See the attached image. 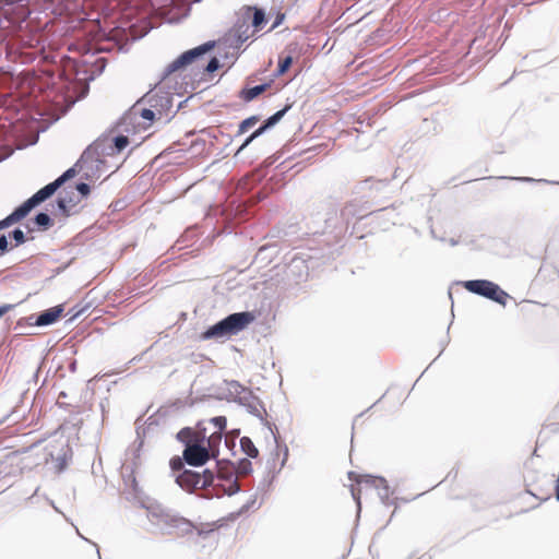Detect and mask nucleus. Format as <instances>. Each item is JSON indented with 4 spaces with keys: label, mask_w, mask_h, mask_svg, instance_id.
I'll return each mask as SVG.
<instances>
[{
    "label": "nucleus",
    "mask_w": 559,
    "mask_h": 559,
    "mask_svg": "<svg viewBox=\"0 0 559 559\" xmlns=\"http://www.w3.org/2000/svg\"><path fill=\"white\" fill-rule=\"evenodd\" d=\"M27 0H0V29L10 37L8 46L29 58L34 52L24 49L43 50L44 33L32 21H27Z\"/></svg>",
    "instance_id": "1"
},
{
    "label": "nucleus",
    "mask_w": 559,
    "mask_h": 559,
    "mask_svg": "<svg viewBox=\"0 0 559 559\" xmlns=\"http://www.w3.org/2000/svg\"><path fill=\"white\" fill-rule=\"evenodd\" d=\"M140 507L146 511L147 524L144 526V530L150 534L176 535L178 538L187 537L188 539L197 536L201 539H206L215 532V526L211 522L195 524L178 511L156 501L141 502Z\"/></svg>",
    "instance_id": "2"
},
{
    "label": "nucleus",
    "mask_w": 559,
    "mask_h": 559,
    "mask_svg": "<svg viewBox=\"0 0 559 559\" xmlns=\"http://www.w3.org/2000/svg\"><path fill=\"white\" fill-rule=\"evenodd\" d=\"M257 314L252 310L231 312L217 322L207 325L199 335L200 342L215 341L223 343L238 335L252 324Z\"/></svg>",
    "instance_id": "3"
},
{
    "label": "nucleus",
    "mask_w": 559,
    "mask_h": 559,
    "mask_svg": "<svg viewBox=\"0 0 559 559\" xmlns=\"http://www.w3.org/2000/svg\"><path fill=\"white\" fill-rule=\"evenodd\" d=\"M213 47L214 43H205L197 48L185 51L167 66L166 75L191 67V69H198L201 71L200 80L207 81V76L219 68V61L217 58L213 57L207 63H205L204 60L205 53Z\"/></svg>",
    "instance_id": "4"
},
{
    "label": "nucleus",
    "mask_w": 559,
    "mask_h": 559,
    "mask_svg": "<svg viewBox=\"0 0 559 559\" xmlns=\"http://www.w3.org/2000/svg\"><path fill=\"white\" fill-rule=\"evenodd\" d=\"M334 259V253L330 248L323 253H320L318 249H310L309 252L297 253L286 264V277L293 280L295 283H300L308 278L310 270L313 271L330 263Z\"/></svg>",
    "instance_id": "5"
},
{
    "label": "nucleus",
    "mask_w": 559,
    "mask_h": 559,
    "mask_svg": "<svg viewBox=\"0 0 559 559\" xmlns=\"http://www.w3.org/2000/svg\"><path fill=\"white\" fill-rule=\"evenodd\" d=\"M154 126L151 120L140 110V105H133L114 128L110 140H130L140 136L146 140L151 134L146 132Z\"/></svg>",
    "instance_id": "6"
},
{
    "label": "nucleus",
    "mask_w": 559,
    "mask_h": 559,
    "mask_svg": "<svg viewBox=\"0 0 559 559\" xmlns=\"http://www.w3.org/2000/svg\"><path fill=\"white\" fill-rule=\"evenodd\" d=\"M135 105H140V110L154 124L169 120L173 110V96L162 86H155L140 98Z\"/></svg>",
    "instance_id": "7"
},
{
    "label": "nucleus",
    "mask_w": 559,
    "mask_h": 559,
    "mask_svg": "<svg viewBox=\"0 0 559 559\" xmlns=\"http://www.w3.org/2000/svg\"><path fill=\"white\" fill-rule=\"evenodd\" d=\"M457 284L462 285L468 293L493 301L502 307L507 306L511 296L501 286L487 278H475L460 281Z\"/></svg>",
    "instance_id": "8"
},
{
    "label": "nucleus",
    "mask_w": 559,
    "mask_h": 559,
    "mask_svg": "<svg viewBox=\"0 0 559 559\" xmlns=\"http://www.w3.org/2000/svg\"><path fill=\"white\" fill-rule=\"evenodd\" d=\"M206 142H171L166 148H164L156 157L155 163H159V166L164 164H183L189 158L194 156L192 151L200 144Z\"/></svg>",
    "instance_id": "9"
},
{
    "label": "nucleus",
    "mask_w": 559,
    "mask_h": 559,
    "mask_svg": "<svg viewBox=\"0 0 559 559\" xmlns=\"http://www.w3.org/2000/svg\"><path fill=\"white\" fill-rule=\"evenodd\" d=\"M99 143L100 142H91L84 151L81 153L80 157L76 162L66 169L60 176H58L55 180L59 185V187H63L66 182L76 177L78 174L83 171V169L88 166V162H98L102 163L99 158Z\"/></svg>",
    "instance_id": "10"
},
{
    "label": "nucleus",
    "mask_w": 559,
    "mask_h": 559,
    "mask_svg": "<svg viewBox=\"0 0 559 559\" xmlns=\"http://www.w3.org/2000/svg\"><path fill=\"white\" fill-rule=\"evenodd\" d=\"M356 481L359 487L365 485L367 487L374 488L378 491V496L383 506H395V509L397 508V501L400 498H390L392 495H394V489H392L385 477L373 474H361L359 475L358 479H356ZM401 501L408 502L409 500L401 499Z\"/></svg>",
    "instance_id": "11"
},
{
    "label": "nucleus",
    "mask_w": 559,
    "mask_h": 559,
    "mask_svg": "<svg viewBox=\"0 0 559 559\" xmlns=\"http://www.w3.org/2000/svg\"><path fill=\"white\" fill-rule=\"evenodd\" d=\"M289 455L288 447L285 443L280 444V441L276 443V448L272 453V459L267 460V475L261 480L258 486V489L269 488L277 475L281 473L283 467L286 465Z\"/></svg>",
    "instance_id": "12"
},
{
    "label": "nucleus",
    "mask_w": 559,
    "mask_h": 559,
    "mask_svg": "<svg viewBox=\"0 0 559 559\" xmlns=\"http://www.w3.org/2000/svg\"><path fill=\"white\" fill-rule=\"evenodd\" d=\"M224 384L227 388L228 393L225 395V400L228 402L237 403L243 407V404H259L260 408L265 411L263 402L257 396L250 388L242 385L237 380H224Z\"/></svg>",
    "instance_id": "13"
},
{
    "label": "nucleus",
    "mask_w": 559,
    "mask_h": 559,
    "mask_svg": "<svg viewBox=\"0 0 559 559\" xmlns=\"http://www.w3.org/2000/svg\"><path fill=\"white\" fill-rule=\"evenodd\" d=\"M337 222L336 211L329 207L324 213L317 212L307 223L306 234L322 235L335 228Z\"/></svg>",
    "instance_id": "14"
},
{
    "label": "nucleus",
    "mask_w": 559,
    "mask_h": 559,
    "mask_svg": "<svg viewBox=\"0 0 559 559\" xmlns=\"http://www.w3.org/2000/svg\"><path fill=\"white\" fill-rule=\"evenodd\" d=\"M300 142H296V145H294V146L285 145L284 148H283V152L280 155H273V156L267 158V159H270V164H274L276 160H278L280 157L284 153H290V152H292V154L286 157L285 162L289 160V159H293L296 156H299V157H301L300 163H304V162L310 163L314 155L320 154L323 151L329 148V142H321L320 144H317V145H313V146H310V147H306V148L300 147V148L296 150V146ZM297 164H299V162Z\"/></svg>",
    "instance_id": "15"
},
{
    "label": "nucleus",
    "mask_w": 559,
    "mask_h": 559,
    "mask_svg": "<svg viewBox=\"0 0 559 559\" xmlns=\"http://www.w3.org/2000/svg\"><path fill=\"white\" fill-rule=\"evenodd\" d=\"M79 203L80 199H76L72 186H68L63 188V190L57 195L50 205L52 207L53 215H60L64 218H68L76 213L72 211V207Z\"/></svg>",
    "instance_id": "16"
},
{
    "label": "nucleus",
    "mask_w": 559,
    "mask_h": 559,
    "mask_svg": "<svg viewBox=\"0 0 559 559\" xmlns=\"http://www.w3.org/2000/svg\"><path fill=\"white\" fill-rule=\"evenodd\" d=\"M59 189V185L56 182V180H52L49 183L41 187L40 189H38L25 201L20 203L19 206L22 207V211L25 213L26 216H28L33 210H35L44 202L51 199Z\"/></svg>",
    "instance_id": "17"
},
{
    "label": "nucleus",
    "mask_w": 559,
    "mask_h": 559,
    "mask_svg": "<svg viewBox=\"0 0 559 559\" xmlns=\"http://www.w3.org/2000/svg\"><path fill=\"white\" fill-rule=\"evenodd\" d=\"M210 456L211 454L207 445L199 443V441L193 442L191 445H187L182 451L185 464L192 467L204 466L210 461Z\"/></svg>",
    "instance_id": "18"
},
{
    "label": "nucleus",
    "mask_w": 559,
    "mask_h": 559,
    "mask_svg": "<svg viewBox=\"0 0 559 559\" xmlns=\"http://www.w3.org/2000/svg\"><path fill=\"white\" fill-rule=\"evenodd\" d=\"M52 212L49 213L48 209L45 207L37 211L31 218L26 219L24 227L27 233H45L48 231L53 225Z\"/></svg>",
    "instance_id": "19"
},
{
    "label": "nucleus",
    "mask_w": 559,
    "mask_h": 559,
    "mask_svg": "<svg viewBox=\"0 0 559 559\" xmlns=\"http://www.w3.org/2000/svg\"><path fill=\"white\" fill-rule=\"evenodd\" d=\"M48 456L55 462V473L58 475L63 474L73 459V449L69 441L61 444L57 453L53 451L48 452Z\"/></svg>",
    "instance_id": "20"
},
{
    "label": "nucleus",
    "mask_w": 559,
    "mask_h": 559,
    "mask_svg": "<svg viewBox=\"0 0 559 559\" xmlns=\"http://www.w3.org/2000/svg\"><path fill=\"white\" fill-rule=\"evenodd\" d=\"M64 312V304H59L40 312L33 313L29 319H35L33 322L36 326L46 328L55 324L60 320Z\"/></svg>",
    "instance_id": "21"
},
{
    "label": "nucleus",
    "mask_w": 559,
    "mask_h": 559,
    "mask_svg": "<svg viewBox=\"0 0 559 559\" xmlns=\"http://www.w3.org/2000/svg\"><path fill=\"white\" fill-rule=\"evenodd\" d=\"M200 472L182 468L176 474V484L185 491L192 492L194 489L200 488Z\"/></svg>",
    "instance_id": "22"
},
{
    "label": "nucleus",
    "mask_w": 559,
    "mask_h": 559,
    "mask_svg": "<svg viewBox=\"0 0 559 559\" xmlns=\"http://www.w3.org/2000/svg\"><path fill=\"white\" fill-rule=\"evenodd\" d=\"M301 230L300 223L296 218H288L286 222L281 223L273 227L270 231L271 237L281 239H292L299 236Z\"/></svg>",
    "instance_id": "23"
},
{
    "label": "nucleus",
    "mask_w": 559,
    "mask_h": 559,
    "mask_svg": "<svg viewBox=\"0 0 559 559\" xmlns=\"http://www.w3.org/2000/svg\"><path fill=\"white\" fill-rule=\"evenodd\" d=\"M181 400H177L171 407L179 408L181 406ZM170 406H160L154 414L147 417L143 426H138L140 429L145 431V437L154 431L159 426V418H165L169 413Z\"/></svg>",
    "instance_id": "24"
},
{
    "label": "nucleus",
    "mask_w": 559,
    "mask_h": 559,
    "mask_svg": "<svg viewBox=\"0 0 559 559\" xmlns=\"http://www.w3.org/2000/svg\"><path fill=\"white\" fill-rule=\"evenodd\" d=\"M136 438L131 449V473H135L142 465L141 453L145 443V431L135 427Z\"/></svg>",
    "instance_id": "25"
},
{
    "label": "nucleus",
    "mask_w": 559,
    "mask_h": 559,
    "mask_svg": "<svg viewBox=\"0 0 559 559\" xmlns=\"http://www.w3.org/2000/svg\"><path fill=\"white\" fill-rule=\"evenodd\" d=\"M278 252L280 247L276 242L265 243L258 249L254 255V262L266 266L277 257Z\"/></svg>",
    "instance_id": "26"
},
{
    "label": "nucleus",
    "mask_w": 559,
    "mask_h": 559,
    "mask_svg": "<svg viewBox=\"0 0 559 559\" xmlns=\"http://www.w3.org/2000/svg\"><path fill=\"white\" fill-rule=\"evenodd\" d=\"M243 407L247 409V412L250 415H252L255 418H258L261 421V424L271 431V433H272V436L274 438L275 443H277L278 442V438H280L278 437L277 427H276L275 424H271L270 421H267L263 417L262 413L259 409V407H260L259 404H253V403L249 404V403H247V404H243Z\"/></svg>",
    "instance_id": "27"
},
{
    "label": "nucleus",
    "mask_w": 559,
    "mask_h": 559,
    "mask_svg": "<svg viewBox=\"0 0 559 559\" xmlns=\"http://www.w3.org/2000/svg\"><path fill=\"white\" fill-rule=\"evenodd\" d=\"M41 441L43 440H38V441L34 442L33 444H31L29 447H24L20 450L9 452L5 455L4 460L0 461V479L4 478L5 476H8L10 474L9 466L7 464L8 461H12L13 459L17 457V455H20L22 453L29 452L32 449L36 448L39 443H41Z\"/></svg>",
    "instance_id": "28"
},
{
    "label": "nucleus",
    "mask_w": 559,
    "mask_h": 559,
    "mask_svg": "<svg viewBox=\"0 0 559 559\" xmlns=\"http://www.w3.org/2000/svg\"><path fill=\"white\" fill-rule=\"evenodd\" d=\"M26 217L27 216L22 211V207H20L19 205L15 206L10 214H8L5 217L0 219V231L11 227L12 225H14L16 223L22 222Z\"/></svg>",
    "instance_id": "29"
},
{
    "label": "nucleus",
    "mask_w": 559,
    "mask_h": 559,
    "mask_svg": "<svg viewBox=\"0 0 559 559\" xmlns=\"http://www.w3.org/2000/svg\"><path fill=\"white\" fill-rule=\"evenodd\" d=\"M223 464H227L224 460L215 459V465L217 468V478L224 483L237 481L236 471L229 465V468L225 471Z\"/></svg>",
    "instance_id": "30"
},
{
    "label": "nucleus",
    "mask_w": 559,
    "mask_h": 559,
    "mask_svg": "<svg viewBox=\"0 0 559 559\" xmlns=\"http://www.w3.org/2000/svg\"><path fill=\"white\" fill-rule=\"evenodd\" d=\"M240 451L250 459L259 457V449L255 447L252 439L248 436H243L239 440Z\"/></svg>",
    "instance_id": "31"
},
{
    "label": "nucleus",
    "mask_w": 559,
    "mask_h": 559,
    "mask_svg": "<svg viewBox=\"0 0 559 559\" xmlns=\"http://www.w3.org/2000/svg\"><path fill=\"white\" fill-rule=\"evenodd\" d=\"M176 440L187 448V445L198 441L195 430L192 427L186 426L176 433Z\"/></svg>",
    "instance_id": "32"
},
{
    "label": "nucleus",
    "mask_w": 559,
    "mask_h": 559,
    "mask_svg": "<svg viewBox=\"0 0 559 559\" xmlns=\"http://www.w3.org/2000/svg\"><path fill=\"white\" fill-rule=\"evenodd\" d=\"M11 241L12 249L24 245L27 241V231L23 230L20 226L14 227L12 230L7 233Z\"/></svg>",
    "instance_id": "33"
},
{
    "label": "nucleus",
    "mask_w": 559,
    "mask_h": 559,
    "mask_svg": "<svg viewBox=\"0 0 559 559\" xmlns=\"http://www.w3.org/2000/svg\"><path fill=\"white\" fill-rule=\"evenodd\" d=\"M228 465H230L235 471L241 474H251L253 472L252 463L250 457H241L237 462H233L229 459H224Z\"/></svg>",
    "instance_id": "34"
},
{
    "label": "nucleus",
    "mask_w": 559,
    "mask_h": 559,
    "mask_svg": "<svg viewBox=\"0 0 559 559\" xmlns=\"http://www.w3.org/2000/svg\"><path fill=\"white\" fill-rule=\"evenodd\" d=\"M269 87H270V84L265 83V84L257 85L254 87L243 88L240 92L239 96L242 100L248 103V102L253 100L255 97H258L262 93H264Z\"/></svg>",
    "instance_id": "35"
},
{
    "label": "nucleus",
    "mask_w": 559,
    "mask_h": 559,
    "mask_svg": "<svg viewBox=\"0 0 559 559\" xmlns=\"http://www.w3.org/2000/svg\"><path fill=\"white\" fill-rule=\"evenodd\" d=\"M131 142H110L108 145H104L100 152L104 156H117L122 153Z\"/></svg>",
    "instance_id": "36"
},
{
    "label": "nucleus",
    "mask_w": 559,
    "mask_h": 559,
    "mask_svg": "<svg viewBox=\"0 0 559 559\" xmlns=\"http://www.w3.org/2000/svg\"><path fill=\"white\" fill-rule=\"evenodd\" d=\"M38 142L32 141V142H26L25 145L12 147L9 145V142H0V163L8 159L15 151L24 150V148L35 145Z\"/></svg>",
    "instance_id": "37"
},
{
    "label": "nucleus",
    "mask_w": 559,
    "mask_h": 559,
    "mask_svg": "<svg viewBox=\"0 0 559 559\" xmlns=\"http://www.w3.org/2000/svg\"><path fill=\"white\" fill-rule=\"evenodd\" d=\"M286 109H283V110H280L277 112H275L272 117H270L267 119V121L261 126L260 128H258L255 131H253L246 140H254L255 138H258L259 135L262 134V132L273 126L274 123H276L282 117L283 115L285 114Z\"/></svg>",
    "instance_id": "38"
},
{
    "label": "nucleus",
    "mask_w": 559,
    "mask_h": 559,
    "mask_svg": "<svg viewBox=\"0 0 559 559\" xmlns=\"http://www.w3.org/2000/svg\"><path fill=\"white\" fill-rule=\"evenodd\" d=\"M498 179L514 180V181L526 182V183H546V185H558L559 186V180L557 181V180H548V179H535L533 177H526V176H523V177L500 176V177H498Z\"/></svg>",
    "instance_id": "39"
},
{
    "label": "nucleus",
    "mask_w": 559,
    "mask_h": 559,
    "mask_svg": "<svg viewBox=\"0 0 559 559\" xmlns=\"http://www.w3.org/2000/svg\"><path fill=\"white\" fill-rule=\"evenodd\" d=\"M103 153L99 151V160L102 162L100 164L98 162H88V165L90 164H94V167L91 168V173L86 171V173H83L82 175V178L85 179V180H92V178L97 175V177H99V173L103 171V169L106 167V164H107V160L103 157Z\"/></svg>",
    "instance_id": "40"
},
{
    "label": "nucleus",
    "mask_w": 559,
    "mask_h": 559,
    "mask_svg": "<svg viewBox=\"0 0 559 559\" xmlns=\"http://www.w3.org/2000/svg\"><path fill=\"white\" fill-rule=\"evenodd\" d=\"M87 181L88 180L82 178L81 180L76 181L72 187L73 191L78 192L76 199H80V201L87 199L91 195L92 188Z\"/></svg>",
    "instance_id": "41"
},
{
    "label": "nucleus",
    "mask_w": 559,
    "mask_h": 559,
    "mask_svg": "<svg viewBox=\"0 0 559 559\" xmlns=\"http://www.w3.org/2000/svg\"><path fill=\"white\" fill-rule=\"evenodd\" d=\"M200 477H202L200 481V488L210 487L217 478V469L213 471L211 468H204L203 472L200 473Z\"/></svg>",
    "instance_id": "42"
},
{
    "label": "nucleus",
    "mask_w": 559,
    "mask_h": 559,
    "mask_svg": "<svg viewBox=\"0 0 559 559\" xmlns=\"http://www.w3.org/2000/svg\"><path fill=\"white\" fill-rule=\"evenodd\" d=\"M91 306H92L91 302H86L84 305L76 304L75 306H73L68 312V316H69L68 322H73L74 320L80 318L82 314H84L91 308Z\"/></svg>",
    "instance_id": "43"
},
{
    "label": "nucleus",
    "mask_w": 559,
    "mask_h": 559,
    "mask_svg": "<svg viewBox=\"0 0 559 559\" xmlns=\"http://www.w3.org/2000/svg\"><path fill=\"white\" fill-rule=\"evenodd\" d=\"M258 122V118L257 117H250L246 120H243L240 124H239V128H238V132H237V136H240L242 134H245L246 132H248L250 129H252Z\"/></svg>",
    "instance_id": "44"
},
{
    "label": "nucleus",
    "mask_w": 559,
    "mask_h": 559,
    "mask_svg": "<svg viewBox=\"0 0 559 559\" xmlns=\"http://www.w3.org/2000/svg\"><path fill=\"white\" fill-rule=\"evenodd\" d=\"M185 461L182 456H173L169 460V468L171 474L176 477V474L179 473L183 467Z\"/></svg>",
    "instance_id": "45"
},
{
    "label": "nucleus",
    "mask_w": 559,
    "mask_h": 559,
    "mask_svg": "<svg viewBox=\"0 0 559 559\" xmlns=\"http://www.w3.org/2000/svg\"><path fill=\"white\" fill-rule=\"evenodd\" d=\"M12 249L8 234L0 235V257L9 253Z\"/></svg>",
    "instance_id": "46"
},
{
    "label": "nucleus",
    "mask_w": 559,
    "mask_h": 559,
    "mask_svg": "<svg viewBox=\"0 0 559 559\" xmlns=\"http://www.w3.org/2000/svg\"><path fill=\"white\" fill-rule=\"evenodd\" d=\"M209 421L218 430L219 433H222L227 426V418L223 415L214 416L210 418Z\"/></svg>",
    "instance_id": "47"
},
{
    "label": "nucleus",
    "mask_w": 559,
    "mask_h": 559,
    "mask_svg": "<svg viewBox=\"0 0 559 559\" xmlns=\"http://www.w3.org/2000/svg\"><path fill=\"white\" fill-rule=\"evenodd\" d=\"M350 493H352V497L356 503V508H357V515L359 516L360 512H361V490L360 488H357L355 485H352L350 486Z\"/></svg>",
    "instance_id": "48"
},
{
    "label": "nucleus",
    "mask_w": 559,
    "mask_h": 559,
    "mask_svg": "<svg viewBox=\"0 0 559 559\" xmlns=\"http://www.w3.org/2000/svg\"><path fill=\"white\" fill-rule=\"evenodd\" d=\"M264 22H265L264 12L260 9H254L253 17H252V25L255 28H261V26L264 24Z\"/></svg>",
    "instance_id": "49"
},
{
    "label": "nucleus",
    "mask_w": 559,
    "mask_h": 559,
    "mask_svg": "<svg viewBox=\"0 0 559 559\" xmlns=\"http://www.w3.org/2000/svg\"><path fill=\"white\" fill-rule=\"evenodd\" d=\"M257 499L255 497H251L241 508L240 510L238 511V513H231L229 516L231 518V520L236 519L237 515L239 514H242L245 512H247L249 509H251L254 503H255Z\"/></svg>",
    "instance_id": "50"
},
{
    "label": "nucleus",
    "mask_w": 559,
    "mask_h": 559,
    "mask_svg": "<svg viewBox=\"0 0 559 559\" xmlns=\"http://www.w3.org/2000/svg\"><path fill=\"white\" fill-rule=\"evenodd\" d=\"M226 484L227 485L224 489V492L226 496L231 497V496L240 492V487L237 481L226 483Z\"/></svg>",
    "instance_id": "51"
},
{
    "label": "nucleus",
    "mask_w": 559,
    "mask_h": 559,
    "mask_svg": "<svg viewBox=\"0 0 559 559\" xmlns=\"http://www.w3.org/2000/svg\"><path fill=\"white\" fill-rule=\"evenodd\" d=\"M292 62H293V58L290 56L284 58L278 64V69H277L278 74H284L289 69Z\"/></svg>",
    "instance_id": "52"
},
{
    "label": "nucleus",
    "mask_w": 559,
    "mask_h": 559,
    "mask_svg": "<svg viewBox=\"0 0 559 559\" xmlns=\"http://www.w3.org/2000/svg\"><path fill=\"white\" fill-rule=\"evenodd\" d=\"M35 321V319H29V316L28 317H25V318H21L19 319V321L16 322V326H15V330L16 329H21L23 330L24 328H27V326H36L33 322Z\"/></svg>",
    "instance_id": "53"
},
{
    "label": "nucleus",
    "mask_w": 559,
    "mask_h": 559,
    "mask_svg": "<svg viewBox=\"0 0 559 559\" xmlns=\"http://www.w3.org/2000/svg\"><path fill=\"white\" fill-rule=\"evenodd\" d=\"M131 474H132V475L129 477V479H126V484H128V483H129V480H130L132 491H133L135 495H138V493H140V492H141V488H140L139 483H138V480H136V478H135V476H134V473H131Z\"/></svg>",
    "instance_id": "54"
},
{
    "label": "nucleus",
    "mask_w": 559,
    "mask_h": 559,
    "mask_svg": "<svg viewBox=\"0 0 559 559\" xmlns=\"http://www.w3.org/2000/svg\"><path fill=\"white\" fill-rule=\"evenodd\" d=\"M19 304H2L0 305V319H2L9 311L13 310Z\"/></svg>",
    "instance_id": "55"
},
{
    "label": "nucleus",
    "mask_w": 559,
    "mask_h": 559,
    "mask_svg": "<svg viewBox=\"0 0 559 559\" xmlns=\"http://www.w3.org/2000/svg\"><path fill=\"white\" fill-rule=\"evenodd\" d=\"M34 84H35L34 78H28V76L24 78L21 83V93L20 94L23 95L25 87H27V88L32 87Z\"/></svg>",
    "instance_id": "56"
},
{
    "label": "nucleus",
    "mask_w": 559,
    "mask_h": 559,
    "mask_svg": "<svg viewBox=\"0 0 559 559\" xmlns=\"http://www.w3.org/2000/svg\"><path fill=\"white\" fill-rule=\"evenodd\" d=\"M142 143H143V142H136V144H135L134 146H132V147L128 151V154L123 157V159H122L119 164L115 165V169L111 171V174H112V173H115V171H117V170L122 166V164L127 160V158L131 155V153L133 152V150H134V148H136V147H139Z\"/></svg>",
    "instance_id": "57"
},
{
    "label": "nucleus",
    "mask_w": 559,
    "mask_h": 559,
    "mask_svg": "<svg viewBox=\"0 0 559 559\" xmlns=\"http://www.w3.org/2000/svg\"><path fill=\"white\" fill-rule=\"evenodd\" d=\"M252 142H241V144L235 151V158H240L241 154L249 147Z\"/></svg>",
    "instance_id": "58"
},
{
    "label": "nucleus",
    "mask_w": 559,
    "mask_h": 559,
    "mask_svg": "<svg viewBox=\"0 0 559 559\" xmlns=\"http://www.w3.org/2000/svg\"><path fill=\"white\" fill-rule=\"evenodd\" d=\"M194 430L199 431L202 436L206 435V428L204 426V420H199L195 425Z\"/></svg>",
    "instance_id": "59"
},
{
    "label": "nucleus",
    "mask_w": 559,
    "mask_h": 559,
    "mask_svg": "<svg viewBox=\"0 0 559 559\" xmlns=\"http://www.w3.org/2000/svg\"><path fill=\"white\" fill-rule=\"evenodd\" d=\"M211 524H214L215 531H217V530L226 526V519L225 518L218 519L217 521L211 522Z\"/></svg>",
    "instance_id": "60"
},
{
    "label": "nucleus",
    "mask_w": 559,
    "mask_h": 559,
    "mask_svg": "<svg viewBox=\"0 0 559 559\" xmlns=\"http://www.w3.org/2000/svg\"><path fill=\"white\" fill-rule=\"evenodd\" d=\"M199 443H203L205 445H207V449L210 450V445H211V441H210V437H207L206 435H203L201 437V439H198Z\"/></svg>",
    "instance_id": "61"
},
{
    "label": "nucleus",
    "mask_w": 559,
    "mask_h": 559,
    "mask_svg": "<svg viewBox=\"0 0 559 559\" xmlns=\"http://www.w3.org/2000/svg\"><path fill=\"white\" fill-rule=\"evenodd\" d=\"M112 211H120L123 207V201L118 200L111 204Z\"/></svg>",
    "instance_id": "62"
},
{
    "label": "nucleus",
    "mask_w": 559,
    "mask_h": 559,
    "mask_svg": "<svg viewBox=\"0 0 559 559\" xmlns=\"http://www.w3.org/2000/svg\"><path fill=\"white\" fill-rule=\"evenodd\" d=\"M45 499L47 500V502L49 503V506L58 513H62L60 511V509L56 506L55 501L49 499L47 496H45Z\"/></svg>",
    "instance_id": "63"
},
{
    "label": "nucleus",
    "mask_w": 559,
    "mask_h": 559,
    "mask_svg": "<svg viewBox=\"0 0 559 559\" xmlns=\"http://www.w3.org/2000/svg\"><path fill=\"white\" fill-rule=\"evenodd\" d=\"M448 241L451 247H455L459 245V239L455 238H450Z\"/></svg>",
    "instance_id": "64"
}]
</instances>
